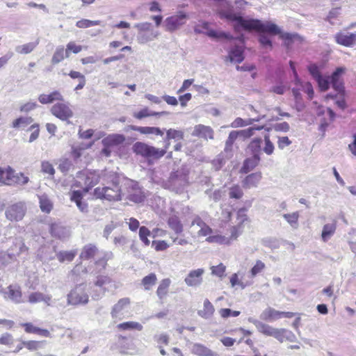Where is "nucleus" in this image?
Here are the masks:
<instances>
[{
	"instance_id": "12",
	"label": "nucleus",
	"mask_w": 356,
	"mask_h": 356,
	"mask_svg": "<svg viewBox=\"0 0 356 356\" xmlns=\"http://www.w3.org/2000/svg\"><path fill=\"white\" fill-rule=\"evenodd\" d=\"M25 205L22 202H18L9 207L6 211V218L11 220L18 221L23 218L25 213Z\"/></svg>"
},
{
	"instance_id": "20",
	"label": "nucleus",
	"mask_w": 356,
	"mask_h": 356,
	"mask_svg": "<svg viewBox=\"0 0 356 356\" xmlns=\"http://www.w3.org/2000/svg\"><path fill=\"white\" fill-rule=\"evenodd\" d=\"M192 135L194 136L204 138L205 139H213V131L209 126L198 124L194 127Z\"/></svg>"
},
{
	"instance_id": "42",
	"label": "nucleus",
	"mask_w": 356,
	"mask_h": 356,
	"mask_svg": "<svg viewBox=\"0 0 356 356\" xmlns=\"http://www.w3.org/2000/svg\"><path fill=\"white\" fill-rule=\"evenodd\" d=\"M31 117H20L15 120L12 123V127L15 129L25 128L33 122Z\"/></svg>"
},
{
	"instance_id": "51",
	"label": "nucleus",
	"mask_w": 356,
	"mask_h": 356,
	"mask_svg": "<svg viewBox=\"0 0 356 356\" xmlns=\"http://www.w3.org/2000/svg\"><path fill=\"white\" fill-rule=\"evenodd\" d=\"M263 128H264L263 126H261V127L259 126L257 127H250L246 129L237 131V132H238L239 138H241L242 139L245 140V139L249 138L251 136H252L254 134L255 130H261Z\"/></svg>"
},
{
	"instance_id": "49",
	"label": "nucleus",
	"mask_w": 356,
	"mask_h": 356,
	"mask_svg": "<svg viewBox=\"0 0 356 356\" xmlns=\"http://www.w3.org/2000/svg\"><path fill=\"white\" fill-rule=\"evenodd\" d=\"M266 268L265 264L261 260H257L253 267L250 270L249 277L253 280L254 277L262 272Z\"/></svg>"
},
{
	"instance_id": "27",
	"label": "nucleus",
	"mask_w": 356,
	"mask_h": 356,
	"mask_svg": "<svg viewBox=\"0 0 356 356\" xmlns=\"http://www.w3.org/2000/svg\"><path fill=\"white\" fill-rule=\"evenodd\" d=\"M14 172L10 167L5 169L0 168V183L5 185H13Z\"/></svg>"
},
{
	"instance_id": "18",
	"label": "nucleus",
	"mask_w": 356,
	"mask_h": 356,
	"mask_svg": "<svg viewBox=\"0 0 356 356\" xmlns=\"http://www.w3.org/2000/svg\"><path fill=\"white\" fill-rule=\"evenodd\" d=\"M5 299L10 300L16 303H19L22 300V292L20 287L17 284H10L8 286L7 290L3 293Z\"/></svg>"
},
{
	"instance_id": "29",
	"label": "nucleus",
	"mask_w": 356,
	"mask_h": 356,
	"mask_svg": "<svg viewBox=\"0 0 356 356\" xmlns=\"http://www.w3.org/2000/svg\"><path fill=\"white\" fill-rule=\"evenodd\" d=\"M227 59L231 62L241 63L244 59L243 47L241 46H235L229 51Z\"/></svg>"
},
{
	"instance_id": "26",
	"label": "nucleus",
	"mask_w": 356,
	"mask_h": 356,
	"mask_svg": "<svg viewBox=\"0 0 356 356\" xmlns=\"http://www.w3.org/2000/svg\"><path fill=\"white\" fill-rule=\"evenodd\" d=\"M193 354L198 356H218V355L201 343H194L191 348Z\"/></svg>"
},
{
	"instance_id": "5",
	"label": "nucleus",
	"mask_w": 356,
	"mask_h": 356,
	"mask_svg": "<svg viewBox=\"0 0 356 356\" xmlns=\"http://www.w3.org/2000/svg\"><path fill=\"white\" fill-rule=\"evenodd\" d=\"M88 302V295L86 293V286H76L67 295V303L72 305H84Z\"/></svg>"
},
{
	"instance_id": "4",
	"label": "nucleus",
	"mask_w": 356,
	"mask_h": 356,
	"mask_svg": "<svg viewBox=\"0 0 356 356\" xmlns=\"http://www.w3.org/2000/svg\"><path fill=\"white\" fill-rule=\"evenodd\" d=\"M169 145L170 143H167L165 149H160L143 142H136L133 145L132 149L134 153L138 155H140L143 157L157 159L165 155Z\"/></svg>"
},
{
	"instance_id": "23",
	"label": "nucleus",
	"mask_w": 356,
	"mask_h": 356,
	"mask_svg": "<svg viewBox=\"0 0 356 356\" xmlns=\"http://www.w3.org/2000/svg\"><path fill=\"white\" fill-rule=\"evenodd\" d=\"M280 38L284 40V45L287 48H291L292 45L297 42L300 44L302 42L301 37L296 33H289L281 32Z\"/></svg>"
},
{
	"instance_id": "47",
	"label": "nucleus",
	"mask_w": 356,
	"mask_h": 356,
	"mask_svg": "<svg viewBox=\"0 0 356 356\" xmlns=\"http://www.w3.org/2000/svg\"><path fill=\"white\" fill-rule=\"evenodd\" d=\"M37 42H29L15 47V51L20 54H27L31 53L37 46Z\"/></svg>"
},
{
	"instance_id": "10",
	"label": "nucleus",
	"mask_w": 356,
	"mask_h": 356,
	"mask_svg": "<svg viewBox=\"0 0 356 356\" xmlns=\"http://www.w3.org/2000/svg\"><path fill=\"white\" fill-rule=\"evenodd\" d=\"M55 104L51 108V113L61 120H66L73 115L69 103L64 102L63 100Z\"/></svg>"
},
{
	"instance_id": "36",
	"label": "nucleus",
	"mask_w": 356,
	"mask_h": 356,
	"mask_svg": "<svg viewBox=\"0 0 356 356\" xmlns=\"http://www.w3.org/2000/svg\"><path fill=\"white\" fill-rule=\"evenodd\" d=\"M40 207L42 211L45 213H49L53 208V203L51 200L46 194L38 196Z\"/></svg>"
},
{
	"instance_id": "54",
	"label": "nucleus",
	"mask_w": 356,
	"mask_h": 356,
	"mask_svg": "<svg viewBox=\"0 0 356 356\" xmlns=\"http://www.w3.org/2000/svg\"><path fill=\"white\" fill-rule=\"evenodd\" d=\"M65 57V51L64 50V48L63 47H58L53 55L51 61L54 64H56L63 60Z\"/></svg>"
},
{
	"instance_id": "32",
	"label": "nucleus",
	"mask_w": 356,
	"mask_h": 356,
	"mask_svg": "<svg viewBox=\"0 0 356 356\" xmlns=\"http://www.w3.org/2000/svg\"><path fill=\"white\" fill-rule=\"evenodd\" d=\"M82 193L79 191H74L71 193L70 199L72 201L74 202L78 207V208L82 212H85L87 211L88 205L86 202H82Z\"/></svg>"
},
{
	"instance_id": "39",
	"label": "nucleus",
	"mask_w": 356,
	"mask_h": 356,
	"mask_svg": "<svg viewBox=\"0 0 356 356\" xmlns=\"http://www.w3.org/2000/svg\"><path fill=\"white\" fill-rule=\"evenodd\" d=\"M117 327L121 330H136L138 331H141L143 328V325L140 323L135 321H127L120 323L117 325Z\"/></svg>"
},
{
	"instance_id": "13",
	"label": "nucleus",
	"mask_w": 356,
	"mask_h": 356,
	"mask_svg": "<svg viewBox=\"0 0 356 356\" xmlns=\"http://www.w3.org/2000/svg\"><path fill=\"white\" fill-rule=\"evenodd\" d=\"M131 301L129 298L120 299L112 307L111 314L113 318L122 319L127 309L129 307Z\"/></svg>"
},
{
	"instance_id": "38",
	"label": "nucleus",
	"mask_w": 356,
	"mask_h": 356,
	"mask_svg": "<svg viewBox=\"0 0 356 356\" xmlns=\"http://www.w3.org/2000/svg\"><path fill=\"white\" fill-rule=\"evenodd\" d=\"M97 248L95 245H93L92 244L86 245L83 247L80 257L82 259H89L92 258L97 253Z\"/></svg>"
},
{
	"instance_id": "48",
	"label": "nucleus",
	"mask_w": 356,
	"mask_h": 356,
	"mask_svg": "<svg viewBox=\"0 0 356 356\" xmlns=\"http://www.w3.org/2000/svg\"><path fill=\"white\" fill-rule=\"evenodd\" d=\"M260 118L248 119L245 120L241 118H237L232 122L230 126L233 128L245 127L252 124L254 122H258Z\"/></svg>"
},
{
	"instance_id": "25",
	"label": "nucleus",
	"mask_w": 356,
	"mask_h": 356,
	"mask_svg": "<svg viewBox=\"0 0 356 356\" xmlns=\"http://www.w3.org/2000/svg\"><path fill=\"white\" fill-rule=\"evenodd\" d=\"M129 129L140 132L142 134L149 135L154 134L156 136H163V131L159 127H136L131 125Z\"/></svg>"
},
{
	"instance_id": "1",
	"label": "nucleus",
	"mask_w": 356,
	"mask_h": 356,
	"mask_svg": "<svg viewBox=\"0 0 356 356\" xmlns=\"http://www.w3.org/2000/svg\"><path fill=\"white\" fill-rule=\"evenodd\" d=\"M248 320L254 325L259 332L266 337H273L280 343H283L284 341L293 342L296 340V337L291 331L284 328L274 327L252 317L248 318Z\"/></svg>"
},
{
	"instance_id": "11",
	"label": "nucleus",
	"mask_w": 356,
	"mask_h": 356,
	"mask_svg": "<svg viewBox=\"0 0 356 356\" xmlns=\"http://www.w3.org/2000/svg\"><path fill=\"white\" fill-rule=\"evenodd\" d=\"M229 280L232 287L238 286L241 289L251 286L254 282L249 275L245 276V273L242 271L232 274Z\"/></svg>"
},
{
	"instance_id": "60",
	"label": "nucleus",
	"mask_w": 356,
	"mask_h": 356,
	"mask_svg": "<svg viewBox=\"0 0 356 356\" xmlns=\"http://www.w3.org/2000/svg\"><path fill=\"white\" fill-rule=\"evenodd\" d=\"M243 195V191L238 186H234L229 188V195L231 198L240 199Z\"/></svg>"
},
{
	"instance_id": "17",
	"label": "nucleus",
	"mask_w": 356,
	"mask_h": 356,
	"mask_svg": "<svg viewBox=\"0 0 356 356\" xmlns=\"http://www.w3.org/2000/svg\"><path fill=\"white\" fill-rule=\"evenodd\" d=\"M145 197V195L142 189L138 186V184L132 182L129 189V194L127 196L128 200L135 203L142 202Z\"/></svg>"
},
{
	"instance_id": "46",
	"label": "nucleus",
	"mask_w": 356,
	"mask_h": 356,
	"mask_svg": "<svg viewBox=\"0 0 356 356\" xmlns=\"http://www.w3.org/2000/svg\"><path fill=\"white\" fill-rule=\"evenodd\" d=\"M261 138H254L253 139L248 146V149L253 154V155H259L261 154Z\"/></svg>"
},
{
	"instance_id": "34",
	"label": "nucleus",
	"mask_w": 356,
	"mask_h": 356,
	"mask_svg": "<svg viewBox=\"0 0 356 356\" xmlns=\"http://www.w3.org/2000/svg\"><path fill=\"white\" fill-rule=\"evenodd\" d=\"M168 224L171 229H172L176 234H181L184 230V226L176 216H170L168 220Z\"/></svg>"
},
{
	"instance_id": "22",
	"label": "nucleus",
	"mask_w": 356,
	"mask_h": 356,
	"mask_svg": "<svg viewBox=\"0 0 356 356\" xmlns=\"http://www.w3.org/2000/svg\"><path fill=\"white\" fill-rule=\"evenodd\" d=\"M39 102L42 104H51L56 101H63V95L57 90L49 94H41L38 97Z\"/></svg>"
},
{
	"instance_id": "14",
	"label": "nucleus",
	"mask_w": 356,
	"mask_h": 356,
	"mask_svg": "<svg viewBox=\"0 0 356 356\" xmlns=\"http://www.w3.org/2000/svg\"><path fill=\"white\" fill-rule=\"evenodd\" d=\"M204 273L203 268H197L191 270L184 279V282L188 286L196 287L202 282V275Z\"/></svg>"
},
{
	"instance_id": "53",
	"label": "nucleus",
	"mask_w": 356,
	"mask_h": 356,
	"mask_svg": "<svg viewBox=\"0 0 356 356\" xmlns=\"http://www.w3.org/2000/svg\"><path fill=\"white\" fill-rule=\"evenodd\" d=\"M264 143L265 145L263 147V151L267 155H271L274 152L275 146L273 142L270 140V136L268 134H266L264 136Z\"/></svg>"
},
{
	"instance_id": "6",
	"label": "nucleus",
	"mask_w": 356,
	"mask_h": 356,
	"mask_svg": "<svg viewBox=\"0 0 356 356\" xmlns=\"http://www.w3.org/2000/svg\"><path fill=\"white\" fill-rule=\"evenodd\" d=\"M188 18V15L185 13L180 11L176 15L167 17L164 20L163 26L165 31L174 32L185 24Z\"/></svg>"
},
{
	"instance_id": "3",
	"label": "nucleus",
	"mask_w": 356,
	"mask_h": 356,
	"mask_svg": "<svg viewBox=\"0 0 356 356\" xmlns=\"http://www.w3.org/2000/svg\"><path fill=\"white\" fill-rule=\"evenodd\" d=\"M94 196L100 200L120 201L122 200V191L119 184L113 181L109 185L97 187L94 190Z\"/></svg>"
},
{
	"instance_id": "8",
	"label": "nucleus",
	"mask_w": 356,
	"mask_h": 356,
	"mask_svg": "<svg viewBox=\"0 0 356 356\" xmlns=\"http://www.w3.org/2000/svg\"><path fill=\"white\" fill-rule=\"evenodd\" d=\"M293 316L292 312H280L268 307L261 313L259 318L263 321L273 322L282 318H290Z\"/></svg>"
},
{
	"instance_id": "9",
	"label": "nucleus",
	"mask_w": 356,
	"mask_h": 356,
	"mask_svg": "<svg viewBox=\"0 0 356 356\" xmlns=\"http://www.w3.org/2000/svg\"><path fill=\"white\" fill-rule=\"evenodd\" d=\"M77 178L85 186L84 192L87 193L90 188L96 185L100 181V176L96 172H92L89 170H84L80 172Z\"/></svg>"
},
{
	"instance_id": "43",
	"label": "nucleus",
	"mask_w": 356,
	"mask_h": 356,
	"mask_svg": "<svg viewBox=\"0 0 356 356\" xmlns=\"http://www.w3.org/2000/svg\"><path fill=\"white\" fill-rule=\"evenodd\" d=\"M156 281V275L154 273H150L143 278L141 283L144 286L145 290L148 291L150 290L154 285H155Z\"/></svg>"
},
{
	"instance_id": "40",
	"label": "nucleus",
	"mask_w": 356,
	"mask_h": 356,
	"mask_svg": "<svg viewBox=\"0 0 356 356\" xmlns=\"http://www.w3.org/2000/svg\"><path fill=\"white\" fill-rule=\"evenodd\" d=\"M50 232L53 236L60 238L65 237L67 234V229L57 223L51 225Z\"/></svg>"
},
{
	"instance_id": "41",
	"label": "nucleus",
	"mask_w": 356,
	"mask_h": 356,
	"mask_svg": "<svg viewBox=\"0 0 356 356\" xmlns=\"http://www.w3.org/2000/svg\"><path fill=\"white\" fill-rule=\"evenodd\" d=\"M283 218L290 225V226L294 229L298 227V219L300 214L298 211H295L291 213L283 214Z\"/></svg>"
},
{
	"instance_id": "31",
	"label": "nucleus",
	"mask_w": 356,
	"mask_h": 356,
	"mask_svg": "<svg viewBox=\"0 0 356 356\" xmlns=\"http://www.w3.org/2000/svg\"><path fill=\"white\" fill-rule=\"evenodd\" d=\"M171 280L169 278L162 280L156 290V295L160 300L164 299L168 293Z\"/></svg>"
},
{
	"instance_id": "63",
	"label": "nucleus",
	"mask_w": 356,
	"mask_h": 356,
	"mask_svg": "<svg viewBox=\"0 0 356 356\" xmlns=\"http://www.w3.org/2000/svg\"><path fill=\"white\" fill-rule=\"evenodd\" d=\"M41 170L42 172L53 176L55 173V170L53 165L49 161H42L41 163Z\"/></svg>"
},
{
	"instance_id": "61",
	"label": "nucleus",
	"mask_w": 356,
	"mask_h": 356,
	"mask_svg": "<svg viewBox=\"0 0 356 356\" xmlns=\"http://www.w3.org/2000/svg\"><path fill=\"white\" fill-rule=\"evenodd\" d=\"M82 50V47L76 45L74 42H70L67 44L65 50V57H68L70 51H72L74 54H77Z\"/></svg>"
},
{
	"instance_id": "62",
	"label": "nucleus",
	"mask_w": 356,
	"mask_h": 356,
	"mask_svg": "<svg viewBox=\"0 0 356 356\" xmlns=\"http://www.w3.org/2000/svg\"><path fill=\"white\" fill-rule=\"evenodd\" d=\"M240 313L241 312L239 311H232V309L227 308L220 309L219 310V314L223 318H226L229 316L236 317L239 316Z\"/></svg>"
},
{
	"instance_id": "35",
	"label": "nucleus",
	"mask_w": 356,
	"mask_h": 356,
	"mask_svg": "<svg viewBox=\"0 0 356 356\" xmlns=\"http://www.w3.org/2000/svg\"><path fill=\"white\" fill-rule=\"evenodd\" d=\"M261 160L260 156L259 155H253L250 158L245 159L243 163V170L245 172H248L252 169H254L256 166L258 165Z\"/></svg>"
},
{
	"instance_id": "24",
	"label": "nucleus",
	"mask_w": 356,
	"mask_h": 356,
	"mask_svg": "<svg viewBox=\"0 0 356 356\" xmlns=\"http://www.w3.org/2000/svg\"><path fill=\"white\" fill-rule=\"evenodd\" d=\"M28 301L32 304L44 302L47 305L50 306L51 305V297L40 292H33L29 296Z\"/></svg>"
},
{
	"instance_id": "7",
	"label": "nucleus",
	"mask_w": 356,
	"mask_h": 356,
	"mask_svg": "<svg viewBox=\"0 0 356 356\" xmlns=\"http://www.w3.org/2000/svg\"><path fill=\"white\" fill-rule=\"evenodd\" d=\"M187 184L186 175L177 172L170 175L166 184L170 190L176 193H181Z\"/></svg>"
},
{
	"instance_id": "16",
	"label": "nucleus",
	"mask_w": 356,
	"mask_h": 356,
	"mask_svg": "<svg viewBox=\"0 0 356 356\" xmlns=\"http://www.w3.org/2000/svg\"><path fill=\"white\" fill-rule=\"evenodd\" d=\"M346 68L344 67H337L330 77L333 88L339 92H344L343 84L340 77L346 72Z\"/></svg>"
},
{
	"instance_id": "30",
	"label": "nucleus",
	"mask_w": 356,
	"mask_h": 356,
	"mask_svg": "<svg viewBox=\"0 0 356 356\" xmlns=\"http://www.w3.org/2000/svg\"><path fill=\"white\" fill-rule=\"evenodd\" d=\"M261 179V173L255 172L248 175L243 181V186L245 188H250L256 187Z\"/></svg>"
},
{
	"instance_id": "57",
	"label": "nucleus",
	"mask_w": 356,
	"mask_h": 356,
	"mask_svg": "<svg viewBox=\"0 0 356 356\" xmlns=\"http://www.w3.org/2000/svg\"><path fill=\"white\" fill-rule=\"evenodd\" d=\"M101 24V21H91L89 19H81L76 22V26L79 28H88L93 26Z\"/></svg>"
},
{
	"instance_id": "15",
	"label": "nucleus",
	"mask_w": 356,
	"mask_h": 356,
	"mask_svg": "<svg viewBox=\"0 0 356 356\" xmlns=\"http://www.w3.org/2000/svg\"><path fill=\"white\" fill-rule=\"evenodd\" d=\"M337 44L344 47H353L356 44V33L339 32L334 35Z\"/></svg>"
},
{
	"instance_id": "55",
	"label": "nucleus",
	"mask_w": 356,
	"mask_h": 356,
	"mask_svg": "<svg viewBox=\"0 0 356 356\" xmlns=\"http://www.w3.org/2000/svg\"><path fill=\"white\" fill-rule=\"evenodd\" d=\"M150 231L146 227H140L139 229V237L140 239L144 243L145 245H149L150 243L149 240L147 238L150 236Z\"/></svg>"
},
{
	"instance_id": "52",
	"label": "nucleus",
	"mask_w": 356,
	"mask_h": 356,
	"mask_svg": "<svg viewBox=\"0 0 356 356\" xmlns=\"http://www.w3.org/2000/svg\"><path fill=\"white\" fill-rule=\"evenodd\" d=\"M184 138V132L181 130L170 129L166 132V139L168 140L174 139L175 140H182Z\"/></svg>"
},
{
	"instance_id": "50",
	"label": "nucleus",
	"mask_w": 356,
	"mask_h": 356,
	"mask_svg": "<svg viewBox=\"0 0 356 356\" xmlns=\"http://www.w3.org/2000/svg\"><path fill=\"white\" fill-rule=\"evenodd\" d=\"M76 254V252L72 251H61L57 253L56 257L57 259L60 262H63L65 261H71L74 259V257Z\"/></svg>"
},
{
	"instance_id": "56",
	"label": "nucleus",
	"mask_w": 356,
	"mask_h": 356,
	"mask_svg": "<svg viewBox=\"0 0 356 356\" xmlns=\"http://www.w3.org/2000/svg\"><path fill=\"white\" fill-rule=\"evenodd\" d=\"M211 270L212 275H216L220 278H222L225 277L226 266L222 264H220L218 266H212Z\"/></svg>"
},
{
	"instance_id": "64",
	"label": "nucleus",
	"mask_w": 356,
	"mask_h": 356,
	"mask_svg": "<svg viewBox=\"0 0 356 356\" xmlns=\"http://www.w3.org/2000/svg\"><path fill=\"white\" fill-rule=\"evenodd\" d=\"M330 77H323L322 76L317 79V81L320 89L323 91L327 90L330 87Z\"/></svg>"
},
{
	"instance_id": "33",
	"label": "nucleus",
	"mask_w": 356,
	"mask_h": 356,
	"mask_svg": "<svg viewBox=\"0 0 356 356\" xmlns=\"http://www.w3.org/2000/svg\"><path fill=\"white\" fill-rule=\"evenodd\" d=\"M337 227L334 223L325 224L323 227L321 233V239L323 242H327L335 233Z\"/></svg>"
},
{
	"instance_id": "21",
	"label": "nucleus",
	"mask_w": 356,
	"mask_h": 356,
	"mask_svg": "<svg viewBox=\"0 0 356 356\" xmlns=\"http://www.w3.org/2000/svg\"><path fill=\"white\" fill-rule=\"evenodd\" d=\"M125 140V137L122 134H110L102 140L104 146L115 147L122 144Z\"/></svg>"
},
{
	"instance_id": "19",
	"label": "nucleus",
	"mask_w": 356,
	"mask_h": 356,
	"mask_svg": "<svg viewBox=\"0 0 356 356\" xmlns=\"http://www.w3.org/2000/svg\"><path fill=\"white\" fill-rule=\"evenodd\" d=\"M197 227L199 229L197 232V236H211L213 230L207 225L200 217H195L191 222V227Z\"/></svg>"
},
{
	"instance_id": "45",
	"label": "nucleus",
	"mask_w": 356,
	"mask_h": 356,
	"mask_svg": "<svg viewBox=\"0 0 356 356\" xmlns=\"http://www.w3.org/2000/svg\"><path fill=\"white\" fill-rule=\"evenodd\" d=\"M204 34L211 38L215 39H222L225 38L228 40H231L233 37L228 33L222 32V31H216L213 29H209L207 31H205Z\"/></svg>"
},
{
	"instance_id": "2",
	"label": "nucleus",
	"mask_w": 356,
	"mask_h": 356,
	"mask_svg": "<svg viewBox=\"0 0 356 356\" xmlns=\"http://www.w3.org/2000/svg\"><path fill=\"white\" fill-rule=\"evenodd\" d=\"M237 218L239 220V222L237 225L232 226L230 229V235L226 236L222 235L221 234H213L211 236H209L206 238V241L209 243H216L218 245H230L234 241H236L237 238L241 235L243 233V226L242 224L247 220V216L245 215L244 211L240 210L238 211Z\"/></svg>"
},
{
	"instance_id": "44",
	"label": "nucleus",
	"mask_w": 356,
	"mask_h": 356,
	"mask_svg": "<svg viewBox=\"0 0 356 356\" xmlns=\"http://www.w3.org/2000/svg\"><path fill=\"white\" fill-rule=\"evenodd\" d=\"M204 34L211 38L215 39H222L225 38L228 40H231L233 37L228 33L222 32V31H216L213 29H209L207 31H205Z\"/></svg>"
},
{
	"instance_id": "59",
	"label": "nucleus",
	"mask_w": 356,
	"mask_h": 356,
	"mask_svg": "<svg viewBox=\"0 0 356 356\" xmlns=\"http://www.w3.org/2000/svg\"><path fill=\"white\" fill-rule=\"evenodd\" d=\"M37 106L38 104L36 103V102L29 101L20 106L19 111L22 113H29L35 109Z\"/></svg>"
},
{
	"instance_id": "58",
	"label": "nucleus",
	"mask_w": 356,
	"mask_h": 356,
	"mask_svg": "<svg viewBox=\"0 0 356 356\" xmlns=\"http://www.w3.org/2000/svg\"><path fill=\"white\" fill-rule=\"evenodd\" d=\"M29 177L25 176L23 173H15L13 177V185H24L29 182Z\"/></svg>"
},
{
	"instance_id": "28",
	"label": "nucleus",
	"mask_w": 356,
	"mask_h": 356,
	"mask_svg": "<svg viewBox=\"0 0 356 356\" xmlns=\"http://www.w3.org/2000/svg\"><path fill=\"white\" fill-rule=\"evenodd\" d=\"M214 312V307L208 299H206L204 301L202 309L198 310L197 314L204 319H210Z\"/></svg>"
},
{
	"instance_id": "37",
	"label": "nucleus",
	"mask_w": 356,
	"mask_h": 356,
	"mask_svg": "<svg viewBox=\"0 0 356 356\" xmlns=\"http://www.w3.org/2000/svg\"><path fill=\"white\" fill-rule=\"evenodd\" d=\"M166 114H168V112H166V111L154 112V111H149L148 109V108H144L142 110H140V111H138L137 113H134V117L140 120V119H142V118H144L146 117L156 116V115L161 116V115H166Z\"/></svg>"
}]
</instances>
